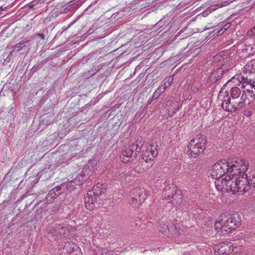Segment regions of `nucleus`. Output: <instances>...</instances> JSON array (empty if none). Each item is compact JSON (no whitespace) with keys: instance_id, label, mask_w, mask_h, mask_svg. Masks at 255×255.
<instances>
[{"instance_id":"423d86ee","label":"nucleus","mask_w":255,"mask_h":255,"mask_svg":"<svg viewBox=\"0 0 255 255\" xmlns=\"http://www.w3.org/2000/svg\"><path fill=\"white\" fill-rule=\"evenodd\" d=\"M97 165V162L95 160H90L89 165L86 166L82 170V175L78 176L74 179L75 184L80 186L84 181H86L93 174V171Z\"/></svg>"},{"instance_id":"39448f33","label":"nucleus","mask_w":255,"mask_h":255,"mask_svg":"<svg viewBox=\"0 0 255 255\" xmlns=\"http://www.w3.org/2000/svg\"><path fill=\"white\" fill-rule=\"evenodd\" d=\"M206 142L204 135L198 134L194 136L187 145L188 155L194 158L197 157L204 151Z\"/></svg>"},{"instance_id":"f257e3e1","label":"nucleus","mask_w":255,"mask_h":255,"mask_svg":"<svg viewBox=\"0 0 255 255\" xmlns=\"http://www.w3.org/2000/svg\"><path fill=\"white\" fill-rule=\"evenodd\" d=\"M248 160L239 159L229 163L226 160H221L214 164L209 171L210 176L216 179L215 185L219 191H231L232 183L235 182V177L239 170L248 169Z\"/></svg>"},{"instance_id":"6e6552de","label":"nucleus","mask_w":255,"mask_h":255,"mask_svg":"<svg viewBox=\"0 0 255 255\" xmlns=\"http://www.w3.org/2000/svg\"><path fill=\"white\" fill-rule=\"evenodd\" d=\"M157 144L154 142L147 143L145 149L142 151V159L146 162L152 161L157 155Z\"/></svg>"},{"instance_id":"4be33fe9","label":"nucleus","mask_w":255,"mask_h":255,"mask_svg":"<svg viewBox=\"0 0 255 255\" xmlns=\"http://www.w3.org/2000/svg\"><path fill=\"white\" fill-rule=\"evenodd\" d=\"M143 143H144V141H143L142 140H141L139 141L138 142L136 141L135 143H132L131 145H130L129 146H130L131 148H132L133 149V150L134 149H135V153H136V152L139 153L141 151V147L143 146Z\"/></svg>"},{"instance_id":"6ab92c4d","label":"nucleus","mask_w":255,"mask_h":255,"mask_svg":"<svg viewBox=\"0 0 255 255\" xmlns=\"http://www.w3.org/2000/svg\"><path fill=\"white\" fill-rule=\"evenodd\" d=\"M60 228V225L57 224L49 227L48 232V237L49 238H53V240H55L59 235V231Z\"/></svg>"},{"instance_id":"7c9ffc66","label":"nucleus","mask_w":255,"mask_h":255,"mask_svg":"<svg viewBox=\"0 0 255 255\" xmlns=\"http://www.w3.org/2000/svg\"><path fill=\"white\" fill-rule=\"evenodd\" d=\"M125 173L124 172H121L119 174V177L116 175V176L119 178V179H123L125 177Z\"/></svg>"},{"instance_id":"4468645a","label":"nucleus","mask_w":255,"mask_h":255,"mask_svg":"<svg viewBox=\"0 0 255 255\" xmlns=\"http://www.w3.org/2000/svg\"><path fill=\"white\" fill-rule=\"evenodd\" d=\"M133 150L129 146L128 147L124 149L121 155V159L122 162L128 163L133 160V158L136 156L137 153H135L134 155Z\"/></svg>"},{"instance_id":"393cba45","label":"nucleus","mask_w":255,"mask_h":255,"mask_svg":"<svg viewBox=\"0 0 255 255\" xmlns=\"http://www.w3.org/2000/svg\"><path fill=\"white\" fill-rule=\"evenodd\" d=\"M164 91L165 88H163L162 86H160L154 92L152 95V98L154 99H157L161 95V94L164 92Z\"/></svg>"},{"instance_id":"f704fd0d","label":"nucleus","mask_w":255,"mask_h":255,"mask_svg":"<svg viewBox=\"0 0 255 255\" xmlns=\"http://www.w3.org/2000/svg\"><path fill=\"white\" fill-rule=\"evenodd\" d=\"M132 168H135V166H133L132 167Z\"/></svg>"},{"instance_id":"c756f323","label":"nucleus","mask_w":255,"mask_h":255,"mask_svg":"<svg viewBox=\"0 0 255 255\" xmlns=\"http://www.w3.org/2000/svg\"><path fill=\"white\" fill-rule=\"evenodd\" d=\"M247 34L249 36H253L255 35V25L250 30L248 31Z\"/></svg>"},{"instance_id":"9b49d317","label":"nucleus","mask_w":255,"mask_h":255,"mask_svg":"<svg viewBox=\"0 0 255 255\" xmlns=\"http://www.w3.org/2000/svg\"><path fill=\"white\" fill-rule=\"evenodd\" d=\"M74 179L64 182L55 188L57 194L60 195L65 192H70L76 188Z\"/></svg>"},{"instance_id":"c85d7f7f","label":"nucleus","mask_w":255,"mask_h":255,"mask_svg":"<svg viewBox=\"0 0 255 255\" xmlns=\"http://www.w3.org/2000/svg\"><path fill=\"white\" fill-rule=\"evenodd\" d=\"M172 81H173V77H170L169 78L168 80L167 81H166L165 82H164L163 85L162 86H163V88H165V90H166V89L167 87H168L171 84V83H172Z\"/></svg>"},{"instance_id":"2eb2a0df","label":"nucleus","mask_w":255,"mask_h":255,"mask_svg":"<svg viewBox=\"0 0 255 255\" xmlns=\"http://www.w3.org/2000/svg\"><path fill=\"white\" fill-rule=\"evenodd\" d=\"M171 186H167L165 187L164 191H163L162 195L166 199H173L169 202L173 205L174 203V197L176 195L175 186L173 184L170 185Z\"/></svg>"},{"instance_id":"412c9836","label":"nucleus","mask_w":255,"mask_h":255,"mask_svg":"<svg viewBox=\"0 0 255 255\" xmlns=\"http://www.w3.org/2000/svg\"><path fill=\"white\" fill-rule=\"evenodd\" d=\"M101 185L102 184L100 183H98L97 185H94L93 187V189L88 192V195L90 196L92 195L96 197L101 195L102 193V190L101 188Z\"/></svg>"},{"instance_id":"2f4dec72","label":"nucleus","mask_w":255,"mask_h":255,"mask_svg":"<svg viewBox=\"0 0 255 255\" xmlns=\"http://www.w3.org/2000/svg\"><path fill=\"white\" fill-rule=\"evenodd\" d=\"M209 13H210V12H209V10H208V8L206 10H205V11H203V12L202 13V15H203V16H207V15H208Z\"/></svg>"},{"instance_id":"aec40b11","label":"nucleus","mask_w":255,"mask_h":255,"mask_svg":"<svg viewBox=\"0 0 255 255\" xmlns=\"http://www.w3.org/2000/svg\"><path fill=\"white\" fill-rule=\"evenodd\" d=\"M236 79H237L236 78H233L232 81H234ZM237 80H239L240 82L242 83L251 84V88L254 89L255 90V79L254 80H251V78H248L247 76H238L237 77Z\"/></svg>"},{"instance_id":"dca6fc26","label":"nucleus","mask_w":255,"mask_h":255,"mask_svg":"<svg viewBox=\"0 0 255 255\" xmlns=\"http://www.w3.org/2000/svg\"><path fill=\"white\" fill-rule=\"evenodd\" d=\"M213 62L216 66H220L221 65H229L227 63L228 57L226 55H223L220 53L213 57Z\"/></svg>"},{"instance_id":"72a5a7b5","label":"nucleus","mask_w":255,"mask_h":255,"mask_svg":"<svg viewBox=\"0 0 255 255\" xmlns=\"http://www.w3.org/2000/svg\"><path fill=\"white\" fill-rule=\"evenodd\" d=\"M29 7H30V8H32V7H33V5H30L29 6Z\"/></svg>"},{"instance_id":"cd10ccee","label":"nucleus","mask_w":255,"mask_h":255,"mask_svg":"<svg viewBox=\"0 0 255 255\" xmlns=\"http://www.w3.org/2000/svg\"><path fill=\"white\" fill-rule=\"evenodd\" d=\"M230 26V23H227L225 24L218 31V33L222 34L224 31L227 30Z\"/></svg>"},{"instance_id":"a211bd4d","label":"nucleus","mask_w":255,"mask_h":255,"mask_svg":"<svg viewBox=\"0 0 255 255\" xmlns=\"http://www.w3.org/2000/svg\"><path fill=\"white\" fill-rule=\"evenodd\" d=\"M96 197L91 195L90 196L88 195L84 198V203L85 207L89 210H92L95 207L94 202L96 200Z\"/></svg>"},{"instance_id":"f3484780","label":"nucleus","mask_w":255,"mask_h":255,"mask_svg":"<svg viewBox=\"0 0 255 255\" xmlns=\"http://www.w3.org/2000/svg\"><path fill=\"white\" fill-rule=\"evenodd\" d=\"M31 43L29 40H22L16 44L10 51V55H12L14 51L18 52L23 49L28 48Z\"/></svg>"},{"instance_id":"bb28decb","label":"nucleus","mask_w":255,"mask_h":255,"mask_svg":"<svg viewBox=\"0 0 255 255\" xmlns=\"http://www.w3.org/2000/svg\"><path fill=\"white\" fill-rule=\"evenodd\" d=\"M225 5H226V4L224 5L221 3H218L217 4H214V5H211L208 8V10H209V12H211L215 10L217 8H218L219 7H222V6H224Z\"/></svg>"},{"instance_id":"f8f14e48","label":"nucleus","mask_w":255,"mask_h":255,"mask_svg":"<svg viewBox=\"0 0 255 255\" xmlns=\"http://www.w3.org/2000/svg\"><path fill=\"white\" fill-rule=\"evenodd\" d=\"M216 253L218 255H228L234 250L232 244L230 242H222L217 247Z\"/></svg>"},{"instance_id":"b1692460","label":"nucleus","mask_w":255,"mask_h":255,"mask_svg":"<svg viewBox=\"0 0 255 255\" xmlns=\"http://www.w3.org/2000/svg\"><path fill=\"white\" fill-rule=\"evenodd\" d=\"M159 231L164 235H167L169 232L168 225L165 223H161L159 226Z\"/></svg>"},{"instance_id":"0eeeda50","label":"nucleus","mask_w":255,"mask_h":255,"mask_svg":"<svg viewBox=\"0 0 255 255\" xmlns=\"http://www.w3.org/2000/svg\"><path fill=\"white\" fill-rule=\"evenodd\" d=\"M255 73V60H251L250 62H248L246 65L244 67V74L243 75H237L232 78L229 82V83L232 82V80H233V78H237L238 76H247L248 78L250 79L251 78V74H254ZM252 80V79H251ZM238 81L239 83H240L239 80L236 79L234 81H233V82H235L236 84V81ZM242 87L245 88L246 86H249L251 87V84H247L243 83H242Z\"/></svg>"},{"instance_id":"1a4fd4ad","label":"nucleus","mask_w":255,"mask_h":255,"mask_svg":"<svg viewBox=\"0 0 255 255\" xmlns=\"http://www.w3.org/2000/svg\"><path fill=\"white\" fill-rule=\"evenodd\" d=\"M144 190L141 188H136L132 190L131 197L129 199L130 204H140L145 200Z\"/></svg>"},{"instance_id":"473e14b6","label":"nucleus","mask_w":255,"mask_h":255,"mask_svg":"<svg viewBox=\"0 0 255 255\" xmlns=\"http://www.w3.org/2000/svg\"><path fill=\"white\" fill-rule=\"evenodd\" d=\"M37 35L39 37H40V38L42 39V40H44V38H45V36L44 35L42 34V33H38L37 34Z\"/></svg>"},{"instance_id":"9d476101","label":"nucleus","mask_w":255,"mask_h":255,"mask_svg":"<svg viewBox=\"0 0 255 255\" xmlns=\"http://www.w3.org/2000/svg\"><path fill=\"white\" fill-rule=\"evenodd\" d=\"M229 69V65L215 66L214 68L213 72L209 77V80L212 83H214L217 81L222 75L226 72Z\"/></svg>"},{"instance_id":"20e7f679","label":"nucleus","mask_w":255,"mask_h":255,"mask_svg":"<svg viewBox=\"0 0 255 255\" xmlns=\"http://www.w3.org/2000/svg\"><path fill=\"white\" fill-rule=\"evenodd\" d=\"M241 218L238 213L220 216L219 221L215 224L217 232H230L237 228L241 223Z\"/></svg>"},{"instance_id":"f03ea898","label":"nucleus","mask_w":255,"mask_h":255,"mask_svg":"<svg viewBox=\"0 0 255 255\" xmlns=\"http://www.w3.org/2000/svg\"><path fill=\"white\" fill-rule=\"evenodd\" d=\"M250 97H255L254 91L248 88L243 90L242 94L239 98L231 100L229 92L222 89L219 93L218 99L222 102V109L228 112H233L246 107L247 105L250 104L249 99Z\"/></svg>"},{"instance_id":"7ed1b4c3","label":"nucleus","mask_w":255,"mask_h":255,"mask_svg":"<svg viewBox=\"0 0 255 255\" xmlns=\"http://www.w3.org/2000/svg\"><path fill=\"white\" fill-rule=\"evenodd\" d=\"M248 168L245 170H239L237 177H235V182L232 183L231 191L233 193H238L243 194L248 191L251 187L255 188V175L252 178L249 176L246 172Z\"/></svg>"},{"instance_id":"ddd939ff","label":"nucleus","mask_w":255,"mask_h":255,"mask_svg":"<svg viewBox=\"0 0 255 255\" xmlns=\"http://www.w3.org/2000/svg\"><path fill=\"white\" fill-rule=\"evenodd\" d=\"M229 81L227 83V84L231 85L232 83H233L234 85L233 86H235V87H232L230 91L231 99V100H233V99L239 98L242 94L243 90H246V88H242V84L239 83L237 80L236 81V84L233 82L229 83ZM245 87H246V86Z\"/></svg>"},{"instance_id":"a878e982","label":"nucleus","mask_w":255,"mask_h":255,"mask_svg":"<svg viewBox=\"0 0 255 255\" xmlns=\"http://www.w3.org/2000/svg\"><path fill=\"white\" fill-rule=\"evenodd\" d=\"M69 227L62 226L60 225V228L59 231V235L62 236L64 235H67L69 232Z\"/></svg>"},{"instance_id":"5701e85b","label":"nucleus","mask_w":255,"mask_h":255,"mask_svg":"<svg viewBox=\"0 0 255 255\" xmlns=\"http://www.w3.org/2000/svg\"><path fill=\"white\" fill-rule=\"evenodd\" d=\"M58 196H59V195L57 194L55 188H53L49 192L47 195L46 199L48 201H51Z\"/></svg>"}]
</instances>
